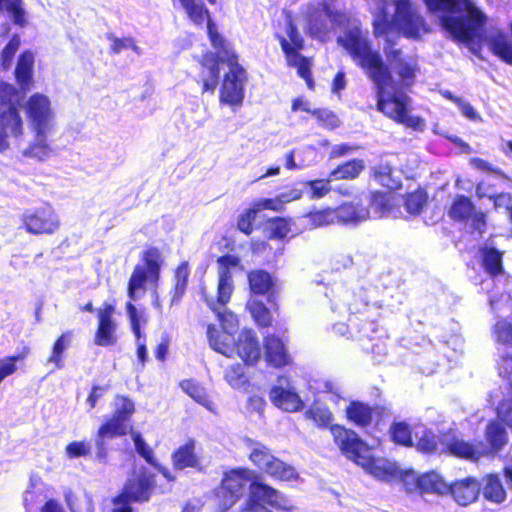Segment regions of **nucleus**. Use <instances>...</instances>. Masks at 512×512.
<instances>
[{
    "label": "nucleus",
    "mask_w": 512,
    "mask_h": 512,
    "mask_svg": "<svg viewBox=\"0 0 512 512\" xmlns=\"http://www.w3.org/2000/svg\"><path fill=\"white\" fill-rule=\"evenodd\" d=\"M269 397L273 405L286 412H298L304 407L302 399L293 388L273 386Z\"/></svg>",
    "instance_id": "cd10ccee"
},
{
    "label": "nucleus",
    "mask_w": 512,
    "mask_h": 512,
    "mask_svg": "<svg viewBox=\"0 0 512 512\" xmlns=\"http://www.w3.org/2000/svg\"><path fill=\"white\" fill-rule=\"evenodd\" d=\"M22 228L30 235L51 236L61 227V219L52 204L42 203L38 207L26 209L21 215Z\"/></svg>",
    "instance_id": "f8f14e48"
},
{
    "label": "nucleus",
    "mask_w": 512,
    "mask_h": 512,
    "mask_svg": "<svg viewBox=\"0 0 512 512\" xmlns=\"http://www.w3.org/2000/svg\"><path fill=\"white\" fill-rule=\"evenodd\" d=\"M368 313L369 310L353 314L349 319L364 336H369L370 333H375L378 330L376 319L370 317Z\"/></svg>",
    "instance_id": "0e129e2a"
},
{
    "label": "nucleus",
    "mask_w": 512,
    "mask_h": 512,
    "mask_svg": "<svg viewBox=\"0 0 512 512\" xmlns=\"http://www.w3.org/2000/svg\"><path fill=\"white\" fill-rule=\"evenodd\" d=\"M320 6L323 7L324 12H326L331 23V28H348L351 25L353 17L350 11L333 9L330 3L325 0L320 1Z\"/></svg>",
    "instance_id": "8fccbe9b"
},
{
    "label": "nucleus",
    "mask_w": 512,
    "mask_h": 512,
    "mask_svg": "<svg viewBox=\"0 0 512 512\" xmlns=\"http://www.w3.org/2000/svg\"><path fill=\"white\" fill-rule=\"evenodd\" d=\"M485 442L481 441L484 457H494L501 452L509 442L505 424L498 419L490 420L484 430Z\"/></svg>",
    "instance_id": "5701e85b"
},
{
    "label": "nucleus",
    "mask_w": 512,
    "mask_h": 512,
    "mask_svg": "<svg viewBox=\"0 0 512 512\" xmlns=\"http://www.w3.org/2000/svg\"><path fill=\"white\" fill-rule=\"evenodd\" d=\"M141 261L143 264L135 265L129 277L127 295L130 301L125 306L136 344L146 341V337L141 332V316L132 301L137 300L139 291L146 292L148 281L155 284L159 281L164 259L158 247L149 246L142 252Z\"/></svg>",
    "instance_id": "39448f33"
},
{
    "label": "nucleus",
    "mask_w": 512,
    "mask_h": 512,
    "mask_svg": "<svg viewBox=\"0 0 512 512\" xmlns=\"http://www.w3.org/2000/svg\"><path fill=\"white\" fill-rule=\"evenodd\" d=\"M454 222L467 223L471 221L475 230L482 232L486 226V214L477 211L472 200L463 194L456 195L447 212Z\"/></svg>",
    "instance_id": "a211bd4d"
},
{
    "label": "nucleus",
    "mask_w": 512,
    "mask_h": 512,
    "mask_svg": "<svg viewBox=\"0 0 512 512\" xmlns=\"http://www.w3.org/2000/svg\"><path fill=\"white\" fill-rule=\"evenodd\" d=\"M226 64L229 70L223 75L219 89V103L229 106L233 111L243 105L247 75L240 65L235 51H226Z\"/></svg>",
    "instance_id": "9d476101"
},
{
    "label": "nucleus",
    "mask_w": 512,
    "mask_h": 512,
    "mask_svg": "<svg viewBox=\"0 0 512 512\" xmlns=\"http://www.w3.org/2000/svg\"><path fill=\"white\" fill-rule=\"evenodd\" d=\"M449 434L447 430L436 435L433 431L426 429L415 444L416 450L426 455H443L442 443Z\"/></svg>",
    "instance_id": "f704fd0d"
},
{
    "label": "nucleus",
    "mask_w": 512,
    "mask_h": 512,
    "mask_svg": "<svg viewBox=\"0 0 512 512\" xmlns=\"http://www.w3.org/2000/svg\"><path fill=\"white\" fill-rule=\"evenodd\" d=\"M246 444L250 447L249 460L260 470H264L269 462L275 457L271 450L263 443L247 439Z\"/></svg>",
    "instance_id": "de8ad7c7"
},
{
    "label": "nucleus",
    "mask_w": 512,
    "mask_h": 512,
    "mask_svg": "<svg viewBox=\"0 0 512 512\" xmlns=\"http://www.w3.org/2000/svg\"><path fill=\"white\" fill-rule=\"evenodd\" d=\"M481 265L491 277H496L504 272L503 252L495 247L484 246L480 249Z\"/></svg>",
    "instance_id": "e433bc0d"
},
{
    "label": "nucleus",
    "mask_w": 512,
    "mask_h": 512,
    "mask_svg": "<svg viewBox=\"0 0 512 512\" xmlns=\"http://www.w3.org/2000/svg\"><path fill=\"white\" fill-rule=\"evenodd\" d=\"M20 38L17 34H14L4 46L1 51V67L3 70H8L14 60V57L20 47Z\"/></svg>",
    "instance_id": "338daca9"
},
{
    "label": "nucleus",
    "mask_w": 512,
    "mask_h": 512,
    "mask_svg": "<svg viewBox=\"0 0 512 512\" xmlns=\"http://www.w3.org/2000/svg\"><path fill=\"white\" fill-rule=\"evenodd\" d=\"M190 277L187 261H182L173 271V285L170 290V306L178 305L186 294Z\"/></svg>",
    "instance_id": "72a5a7b5"
},
{
    "label": "nucleus",
    "mask_w": 512,
    "mask_h": 512,
    "mask_svg": "<svg viewBox=\"0 0 512 512\" xmlns=\"http://www.w3.org/2000/svg\"><path fill=\"white\" fill-rule=\"evenodd\" d=\"M388 436L396 446L411 448L414 446L413 429L406 421H394L388 429Z\"/></svg>",
    "instance_id": "58836bf2"
},
{
    "label": "nucleus",
    "mask_w": 512,
    "mask_h": 512,
    "mask_svg": "<svg viewBox=\"0 0 512 512\" xmlns=\"http://www.w3.org/2000/svg\"><path fill=\"white\" fill-rule=\"evenodd\" d=\"M234 290H217L216 297H204V302L208 308L215 314L219 324L223 331L228 327H232L238 324L236 315L227 308L228 303L231 301Z\"/></svg>",
    "instance_id": "b1692460"
},
{
    "label": "nucleus",
    "mask_w": 512,
    "mask_h": 512,
    "mask_svg": "<svg viewBox=\"0 0 512 512\" xmlns=\"http://www.w3.org/2000/svg\"><path fill=\"white\" fill-rule=\"evenodd\" d=\"M50 153L51 148L46 142V133H43V136L36 133V141L24 150L23 155L42 161L46 159Z\"/></svg>",
    "instance_id": "680f3d73"
},
{
    "label": "nucleus",
    "mask_w": 512,
    "mask_h": 512,
    "mask_svg": "<svg viewBox=\"0 0 512 512\" xmlns=\"http://www.w3.org/2000/svg\"><path fill=\"white\" fill-rule=\"evenodd\" d=\"M391 410L386 405H370L360 400H351L345 408L346 420L355 427L365 429L388 418Z\"/></svg>",
    "instance_id": "4468645a"
},
{
    "label": "nucleus",
    "mask_w": 512,
    "mask_h": 512,
    "mask_svg": "<svg viewBox=\"0 0 512 512\" xmlns=\"http://www.w3.org/2000/svg\"><path fill=\"white\" fill-rule=\"evenodd\" d=\"M495 342L505 348L512 347V321L500 319L493 326Z\"/></svg>",
    "instance_id": "052dcab7"
},
{
    "label": "nucleus",
    "mask_w": 512,
    "mask_h": 512,
    "mask_svg": "<svg viewBox=\"0 0 512 512\" xmlns=\"http://www.w3.org/2000/svg\"><path fill=\"white\" fill-rule=\"evenodd\" d=\"M328 20V16L324 12L323 7L320 6V2L317 7L309 8L306 14V34L320 42H326L331 33V26Z\"/></svg>",
    "instance_id": "bb28decb"
},
{
    "label": "nucleus",
    "mask_w": 512,
    "mask_h": 512,
    "mask_svg": "<svg viewBox=\"0 0 512 512\" xmlns=\"http://www.w3.org/2000/svg\"><path fill=\"white\" fill-rule=\"evenodd\" d=\"M484 485L482 493L485 500L495 504L503 503L507 498V493L500 477L495 473L486 474L483 477Z\"/></svg>",
    "instance_id": "c9c22d12"
},
{
    "label": "nucleus",
    "mask_w": 512,
    "mask_h": 512,
    "mask_svg": "<svg viewBox=\"0 0 512 512\" xmlns=\"http://www.w3.org/2000/svg\"><path fill=\"white\" fill-rule=\"evenodd\" d=\"M372 25L373 34L377 38L388 35L393 30V21L390 19L385 5L378 8Z\"/></svg>",
    "instance_id": "4d7b16f0"
},
{
    "label": "nucleus",
    "mask_w": 512,
    "mask_h": 512,
    "mask_svg": "<svg viewBox=\"0 0 512 512\" xmlns=\"http://www.w3.org/2000/svg\"><path fill=\"white\" fill-rule=\"evenodd\" d=\"M392 173L393 169L389 164H379L371 170V176L381 186L389 190H395L401 187V183L399 180L393 179Z\"/></svg>",
    "instance_id": "3c124183"
},
{
    "label": "nucleus",
    "mask_w": 512,
    "mask_h": 512,
    "mask_svg": "<svg viewBox=\"0 0 512 512\" xmlns=\"http://www.w3.org/2000/svg\"><path fill=\"white\" fill-rule=\"evenodd\" d=\"M156 486L155 474L142 466L128 477L119 493L132 503H145L151 499Z\"/></svg>",
    "instance_id": "2eb2a0df"
},
{
    "label": "nucleus",
    "mask_w": 512,
    "mask_h": 512,
    "mask_svg": "<svg viewBox=\"0 0 512 512\" xmlns=\"http://www.w3.org/2000/svg\"><path fill=\"white\" fill-rule=\"evenodd\" d=\"M263 472L280 482L293 481L298 478L295 468L276 456L269 462Z\"/></svg>",
    "instance_id": "ea45409f"
},
{
    "label": "nucleus",
    "mask_w": 512,
    "mask_h": 512,
    "mask_svg": "<svg viewBox=\"0 0 512 512\" xmlns=\"http://www.w3.org/2000/svg\"><path fill=\"white\" fill-rule=\"evenodd\" d=\"M427 200V193L422 188L409 192L404 196L405 210L411 215H418L422 212Z\"/></svg>",
    "instance_id": "5fc2aeb1"
},
{
    "label": "nucleus",
    "mask_w": 512,
    "mask_h": 512,
    "mask_svg": "<svg viewBox=\"0 0 512 512\" xmlns=\"http://www.w3.org/2000/svg\"><path fill=\"white\" fill-rule=\"evenodd\" d=\"M304 416L306 419L313 421L320 428H329L333 419V414L327 407L315 404L311 405L304 412Z\"/></svg>",
    "instance_id": "13d9d810"
},
{
    "label": "nucleus",
    "mask_w": 512,
    "mask_h": 512,
    "mask_svg": "<svg viewBox=\"0 0 512 512\" xmlns=\"http://www.w3.org/2000/svg\"><path fill=\"white\" fill-rule=\"evenodd\" d=\"M488 46L495 56L512 65V42L505 33L499 32L491 36Z\"/></svg>",
    "instance_id": "a18cd8bd"
},
{
    "label": "nucleus",
    "mask_w": 512,
    "mask_h": 512,
    "mask_svg": "<svg viewBox=\"0 0 512 512\" xmlns=\"http://www.w3.org/2000/svg\"><path fill=\"white\" fill-rule=\"evenodd\" d=\"M171 461L175 470L187 468H200V458L196 453V442L188 439L183 445L176 448L171 454Z\"/></svg>",
    "instance_id": "c756f323"
},
{
    "label": "nucleus",
    "mask_w": 512,
    "mask_h": 512,
    "mask_svg": "<svg viewBox=\"0 0 512 512\" xmlns=\"http://www.w3.org/2000/svg\"><path fill=\"white\" fill-rule=\"evenodd\" d=\"M19 90L8 82H0V151L8 148V135L23 134V120L18 109Z\"/></svg>",
    "instance_id": "1a4fd4ad"
},
{
    "label": "nucleus",
    "mask_w": 512,
    "mask_h": 512,
    "mask_svg": "<svg viewBox=\"0 0 512 512\" xmlns=\"http://www.w3.org/2000/svg\"><path fill=\"white\" fill-rule=\"evenodd\" d=\"M65 451L69 458L86 457L91 453V445L86 441H73L66 446Z\"/></svg>",
    "instance_id": "774afa93"
},
{
    "label": "nucleus",
    "mask_w": 512,
    "mask_h": 512,
    "mask_svg": "<svg viewBox=\"0 0 512 512\" xmlns=\"http://www.w3.org/2000/svg\"><path fill=\"white\" fill-rule=\"evenodd\" d=\"M0 12H7L14 24L24 27L27 23L22 0H0Z\"/></svg>",
    "instance_id": "bf43d9fd"
},
{
    "label": "nucleus",
    "mask_w": 512,
    "mask_h": 512,
    "mask_svg": "<svg viewBox=\"0 0 512 512\" xmlns=\"http://www.w3.org/2000/svg\"><path fill=\"white\" fill-rule=\"evenodd\" d=\"M135 445L136 452L150 465H155L156 458L152 448L145 442L140 432L131 429L128 433Z\"/></svg>",
    "instance_id": "69168bd1"
},
{
    "label": "nucleus",
    "mask_w": 512,
    "mask_h": 512,
    "mask_svg": "<svg viewBox=\"0 0 512 512\" xmlns=\"http://www.w3.org/2000/svg\"><path fill=\"white\" fill-rule=\"evenodd\" d=\"M329 431L333 443L348 460L362 467L376 479L390 481L397 475V467L387 459L374 456L372 447L351 428L332 424Z\"/></svg>",
    "instance_id": "20e7f679"
},
{
    "label": "nucleus",
    "mask_w": 512,
    "mask_h": 512,
    "mask_svg": "<svg viewBox=\"0 0 512 512\" xmlns=\"http://www.w3.org/2000/svg\"><path fill=\"white\" fill-rule=\"evenodd\" d=\"M181 389L197 403L209 408L211 400L203 386L194 379H185L180 382Z\"/></svg>",
    "instance_id": "603ef678"
},
{
    "label": "nucleus",
    "mask_w": 512,
    "mask_h": 512,
    "mask_svg": "<svg viewBox=\"0 0 512 512\" xmlns=\"http://www.w3.org/2000/svg\"><path fill=\"white\" fill-rule=\"evenodd\" d=\"M258 211L253 204L245 209L237 219V229L246 236L253 233L255 229V221L257 219Z\"/></svg>",
    "instance_id": "e2e57ef3"
},
{
    "label": "nucleus",
    "mask_w": 512,
    "mask_h": 512,
    "mask_svg": "<svg viewBox=\"0 0 512 512\" xmlns=\"http://www.w3.org/2000/svg\"><path fill=\"white\" fill-rule=\"evenodd\" d=\"M432 14L441 13L440 25L458 43L470 45L482 37L487 18L472 0H422Z\"/></svg>",
    "instance_id": "7ed1b4c3"
},
{
    "label": "nucleus",
    "mask_w": 512,
    "mask_h": 512,
    "mask_svg": "<svg viewBox=\"0 0 512 512\" xmlns=\"http://www.w3.org/2000/svg\"><path fill=\"white\" fill-rule=\"evenodd\" d=\"M394 20L407 38L418 39L429 33L431 28L424 17L413 7L410 0H397Z\"/></svg>",
    "instance_id": "dca6fc26"
},
{
    "label": "nucleus",
    "mask_w": 512,
    "mask_h": 512,
    "mask_svg": "<svg viewBox=\"0 0 512 512\" xmlns=\"http://www.w3.org/2000/svg\"><path fill=\"white\" fill-rule=\"evenodd\" d=\"M404 486L409 493L423 494H447L448 484L443 477L434 470L427 471L420 475H406L403 479Z\"/></svg>",
    "instance_id": "6ab92c4d"
},
{
    "label": "nucleus",
    "mask_w": 512,
    "mask_h": 512,
    "mask_svg": "<svg viewBox=\"0 0 512 512\" xmlns=\"http://www.w3.org/2000/svg\"><path fill=\"white\" fill-rule=\"evenodd\" d=\"M293 221L288 217L274 216L266 221L269 239L285 240L291 233Z\"/></svg>",
    "instance_id": "09e8293b"
},
{
    "label": "nucleus",
    "mask_w": 512,
    "mask_h": 512,
    "mask_svg": "<svg viewBox=\"0 0 512 512\" xmlns=\"http://www.w3.org/2000/svg\"><path fill=\"white\" fill-rule=\"evenodd\" d=\"M364 169V161L359 158H353L337 165L330 172V177H332L334 180H354L362 173Z\"/></svg>",
    "instance_id": "37998d69"
},
{
    "label": "nucleus",
    "mask_w": 512,
    "mask_h": 512,
    "mask_svg": "<svg viewBox=\"0 0 512 512\" xmlns=\"http://www.w3.org/2000/svg\"><path fill=\"white\" fill-rule=\"evenodd\" d=\"M72 337V331H65L53 342L51 353L47 358V362L52 363L56 369H62L64 367V353L70 347Z\"/></svg>",
    "instance_id": "49530a36"
},
{
    "label": "nucleus",
    "mask_w": 512,
    "mask_h": 512,
    "mask_svg": "<svg viewBox=\"0 0 512 512\" xmlns=\"http://www.w3.org/2000/svg\"><path fill=\"white\" fill-rule=\"evenodd\" d=\"M217 290H234L232 268L241 266V258L234 254H224L217 258Z\"/></svg>",
    "instance_id": "7c9ffc66"
},
{
    "label": "nucleus",
    "mask_w": 512,
    "mask_h": 512,
    "mask_svg": "<svg viewBox=\"0 0 512 512\" xmlns=\"http://www.w3.org/2000/svg\"><path fill=\"white\" fill-rule=\"evenodd\" d=\"M247 310L249 311L253 321L259 328H269L273 324L272 308L269 309L262 300L253 299L247 302Z\"/></svg>",
    "instance_id": "c03bdc74"
},
{
    "label": "nucleus",
    "mask_w": 512,
    "mask_h": 512,
    "mask_svg": "<svg viewBox=\"0 0 512 512\" xmlns=\"http://www.w3.org/2000/svg\"><path fill=\"white\" fill-rule=\"evenodd\" d=\"M445 442L442 443L443 455L451 456L461 460H467L471 462H478L484 458L481 450V440L468 441L456 436L452 430Z\"/></svg>",
    "instance_id": "aec40b11"
},
{
    "label": "nucleus",
    "mask_w": 512,
    "mask_h": 512,
    "mask_svg": "<svg viewBox=\"0 0 512 512\" xmlns=\"http://www.w3.org/2000/svg\"><path fill=\"white\" fill-rule=\"evenodd\" d=\"M26 114L35 133L43 136V133L49 129V121L52 117L49 98L42 93L32 94L26 103Z\"/></svg>",
    "instance_id": "412c9836"
},
{
    "label": "nucleus",
    "mask_w": 512,
    "mask_h": 512,
    "mask_svg": "<svg viewBox=\"0 0 512 512\" xmlns=\"http://www.w3.org/2000/svg\"><path fill=\"white\" fill-rule=\"evenodd\" d=\"M189 20L200 26L207 25V36L215 52L207 51L198 60L199 73L195 79L201 94H214L220 82V64H226V51H234L231 44L221 35L211 19L209 9L202 0H179Z\"/></svg>",
    "instance_id": "f03ea898"
},
{
    "label": "nucleus",
    "mask_w": 512,
    "mask_h": 512,
    "mask_svg": "<svg viewBox=\"0 0 512 512\" xmlns=\"http://www.w3.org/2000/svg\"><path fill=\"white\" fill-rule=\"evenodd\" d=\"M114 410L110 417L98 427L95 437V458L106 463L109 454V439L126 436L131 429V418L136 412L134 401L127 395L117 394L114 397Z\"/></svg>",
    "instance_id": "423d86ee"
},
{
    "label": "nucleus",
    "mask_w": 512,
    "mask_h": 512,
    "mask_svg": "<svg viewBox=\"0 0 512 512\" xmlns=\"http://www.w3.org/2000/svg\"><path fill=\"white\" fill-rule=\"evenodd\" d=\"M264 358L268 366L281 369L292 363V357L284 341L275 334L263 338Z\"/></svg>",
    "instance_id": "a878e982"
},
{
    "label": "nucleus",
    "mask_w": 512,
    "mask_h": 512,
    "mask_svg": "<svg viewBox=\"0 0 512 512\" xmlns=\"http://www.w3.org/2000/svg\"><path fill=\"white\" fill-rule=\"evenodd\" d=\"M301 198V192L298 190L292 191L290 194L282 193L274 198H264L253 202V206L258 212L262 210H270L280 212L284 209V205L290 201L298 200Z\"/></svg>",
    "instance_id": "79ce46f5"
},
{
    "label": "nucleus",
    "mask_w": 512,
    "mask_h": 512,
    "mask_svg": "<svg viewBox=\"0 0 512 512\" xmlns=\"http://www.w3.org/2000/svg\"><path fill=\"white\" fill-rule=\"evenodd\" d=\"M248 290L253 296H264L274 312H278L277 297L280 292L278 279L262 268H255L247 273Z\"/></svg>",
    "instance_id": "f3484780"
},
{
    "label": "nucleus",
    "mask_w": 512,
    "mask_h": 512,
    "mask_svg": "<svg viewBox=\"0 0 512 512\" xmlns=\"http://www.w3.org/2000/svg\"><path fill=\"white\" fill-rule=\"evenodd\" d=\"M335 217V210L332 207H325L321 209L313 207L310 211L301 216V218L307 220L306 228L308 230L330 226L336 223Z\"/></svg>",
    "instance_id": "4c0bfd02"
},
{
    "label": "nucleus",
    "mask_w": 512,
    "mask_h": 512,
    "mask_svg": "<svg viewBox=\"0 0 512 512\" xmlns=\"http://www.w3.org/2000/svg\"><path fill=\"white\" fill-rule=\"evenodd\" d=\"M264 504L276 510L288 511L291 507L286 497L273 486L254 479L250 484V495L240 512H272Z\"/></svg>",
    "instance_id": "ddd939ff"
},
{
    "label": "nucleus",
    "mask_w": 512,
    "mask_h": 512,
    "mask_svg": "<svg viewBox=\"0 0 512 512\" xmlns=\"http://www.w3.org/2000/svg\"><path fill=\"white\" fill-rule=\"evenodd\" d=\"M480 492L481 483L473 476L454 480L448 484L447 489V494L460 506H468L477 501Z\"/></svg>",
    "instance_id": "393cba45"
},
{
    "label": "nucleus",
    "mask_w": 512,
    "mask_h": 512,
    "mask_svg": "<svg viewBox=\"0 0 512 512\" xmlns=\"http://www.w3.org/2000/svg\"><path fill=\"white\" fill-rule=\"evenodd\" d=\"M207 339L210 347L226 356L238 355L244 364L252 365L259 361L261 349L255 332L243 329L234 339L232 334L219 331L214 324L207 325Z\"/></svg>",
    "instance_id": "0eeeda50"
},
{
    "label": "nucleus",
    "mask_w": 512,
    "mask_h": 512,
    "mask_svg": "<svg viewBox=\"0 0 512 512\" xmlns=\"http://www.w3.org/2000/svg\"><path fill=\"white\" fill-rule=\"evenodd\" d=\"M502 376L507 380L510 389V398L500 401L496 413L498 420L512 428V355L504 354L502 357Z\"/></svg>",
    "instance_id": "473e14b6"
},
{
    "label": "nucleus",
    "mask_w": 512,
    "mask_h": 512,
    "mask_svg": "<svg viewBox=\"0 0 512 512\" xmlns=\"http://www.w3.org/2000/svg\"><path fill=\"white\" fill-rule=\"evenodd\" d=\"M303 111L312 115L320 126L328 130H333L340 126L341 122L338 116L331 110L326 108L310 109L303 107Z\"/></svg>",
    "instance_id": "864d4df0"
},
{
    "label": "nucleus",
    "mask_w": 512,
    "mask_h": 512,
    "mask_svg": "<svg viewBox=\"0 0 512 512\" xmlns=\"http://www.w3.org/2000/svg\"><path fill=\"white\" fill-rule=\"evenodd\" d=\"M335 210V221L342 225H357L369 218V209L359 202H344Z\"/></svg>",
    "instance_id": "c85d7f7f"
},
{
    "label": "nucleus",
    "mask_w": 512,
    "mask_h": 512,
    "mask_svg": "<svg viewBox=\"0 0 512 512\" xmlns=\"http://www.w3.org/2000/svg\"><path fill=\"white\" fill-rule=\"evenodd\" d=\"M260 480L254 471L245 467L231 468L224 472L216 496L219 498L221 511L232 507L243 495L246 486L254 480Z\"/></svg>",
    "instance_id": "9b49d317"
},
{
    "label": "nucleus",
    "mask_w": 512,
    "mask_h": 512,
    "mask_svg": "<svg viewBox=\"0 0 512 512\" xmlns=\"http://www.w3.org/2000/svg\"><path fill=\"white\" fill-rule=\"evenodd\" d=\"M224 379L234 389L245 388L249 385V379L240 363L230 365L224 372Z\"/></svg>",
    "instance_id": "6e6d98bb"
},
{
    "label": "nucleus",
    "mask_w": 512,
    "mask_h": 512,
    "mask_svg": "<svg viewBox=\"0 0 512 512\" xmlns=\"http://www.w3.org/2000/svg\"><path fill=\"white\" fill-rule=\"evenodd\" d=\"M337 43L374 84L376 109L396 123L418 129L422 119L410 116L411 99L406 93L416 83L419 72L417 59L406 55L400 48L387 45L384 48L385 62L357 26L346 30L343 36L338 37Z\"/></svg>",
    "instance_id": "f257e3e1"
},
{
    "label": "nucleus",
    "mask_w": 512,
    "mask_h": 512,
    "mask_svg": "<svg viewBox=\"0 0 512 512\" xmlns=\"http://www.w3.org/2000/svg\"><path fill=\"white\" fill-rule=\"evenodd\" d=\"M34 56L29 50L20 53L14 71L16 83L23 93L29 91L33 86Z\"/></svg>",
    "instance_id": "2f4dec72"
},
{
    "label": "nucleus",
    "mask_w": 512,
    "mask_h": 512,
    "mask_svg": "<svg viewBox=\"0 0 512 512\" xmlns=\"http://www.w3.org/2000/svg\"><path fill=\"white\" fill-rule=\"evenodd\" d=\"M114 311V306L108 302L97 310L98 324L93 339L97 346L108 347L117 343V325L112 318Z\"/></svg>",
    "instance_id": "4be33fe9"
},
{
    "label": "nucleus",
    "mask_w": 512,
    "mask_h": 512,
    "mask_svg": "<svg viewBox=\"0 0 512 512\" xmlns=\"http://www.w3.org/2000/svg\"><path fill=\"white\" fill-rule=\"evenodd\" d=\"M31 354V347L23 344L13 355L0 358V384L9 376L15 374L18 370L17 363L24 361Z\"/></svg>",
    "instance_id": "a19ab883"
},
{
    "label": "nucleus",
    "mask_w": 512,
    "mask_h": 512,
    "mask_svg": "<svg viewBox=\"0 0 512 512\" xmlns=\"http://www.w3.org/2000/svg\"><path fill=\"white\" fill-rule=\"evenodd\" d=\"M286 36L276 34L281 50L289 67L296 68L297 74L301 77L309 90L315 89V81L312 74L313 61L311 57L302 55L300 52L305 47V40L300 34L297 24L291 16L285 20Z\"/></svg>",
    "instance_id": "6e6552de"
}]
</instances>
